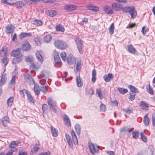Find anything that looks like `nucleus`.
I'll return each instance as SVG.
<instances>
[{"mask_svg":"<svg viewBox=\"0 0 155 155\" xmlns=\"http://www.w3.org/2000/svg\"><path fill=\"white\" fill-rule=\"evenodd\" d=\"M111 6L113 9L115 11H119L121 10L124 12L129 13L132 18H134L137 15V11L134 6L123 7L122 5L116 3H113Z\"/></svg>","mask_w":155,"mask_h":155,"instance_id":"obj_1","label":"nucleus"},{"mask_svg":"<svg viewBox=\"0 0 155 155\" xmlns=\"http://www.w3.org/2000/svg\"><path fill=\"white\" fill-rule=\"evenodd\" d=\"M21 48H18L13 50L11 53L12 56L15 57L13 59L12 62L13 64H16L20 62L23 57V54H21Z\"/></svg>","mask_w":155,"mask_h":155,"instance_id":"obj_2","label":"nucleus"},{"mask_svg":"<svg viewBox=\"0 0 155 155\" xmlns=\"http://www.w3.org/2000/svg\"><path fill=\"white\" fill-rule=\"evenodd\" d=\"M47 103L49 106L50 110L52 112L56 113L57 112V104L51 97L48 98Z\"/></svg>","mask_w":155,"mask_h":155,"instance_id":"obj_3","label":"nucleus"},{"mask_svg":"<svg viewBox=\"0 0 155 155\" xmlns=\"http://www.w3.org/2000/svg\"><path fill=\"white\" fill-rule=\"evenodd\" d=\"M54 44L56 48L61 49H65L67 47V45L64 42L59 40L55 41Z\"/></svg>","mask_w":155,"mask_h":155,"instance_id":"obj_4","label":"nucleus"},{"mask_svg":"<svg viewBox=\"0 0 155 155\" xmlns=\"http://www.w3.org/2000/svg\"><path fill=\"white\" fill-rule=\"evenodd\" d=\"M75 41L79 52L80 54H82L83 53L82 47L83 45L81 40L79 38H76L75 39Z\"/></svg>","mask_w":155,"mask_h":155,"instance_id":"obj_5","label":"nucleus"},{"mask_svg":"<svg viewBox=\"0 0 155 155\" xmlns=\"http://www.w3.org/2000/svg\"><path fill=\"white\" fill-rule=\"evenodd\" d=\"M25 81L29 84H33L34 81L29 74L27 73L24 74Z\"/></svg>","mask_w":155,"mask_h":155,"instance_id":"obj_6","label":"nucleus"},{"mask_svg":"<svg viewBox=\"0 0 155 155\" xmlns=\"http://www.w3.org/2000/svg\"><path fill=\"white\" fill-rule=\"evenodd\" d=\"M54 61L56 64H59V65H61V61L58 52L54 51L53 54Z\"/></svg>","mask_w":155,"mask_h":155,"instance_id":"obj_7","label":"nucleus"},{"mask_svg":"<svg viewBox=\"0 0 155 155\" xmlns=\"http://www.w3.org/2000/svg\"><path fill=\"white\" fill-rule=\"evenodd\" d=\"M22 49L25 51H28L31 49V46L27 41H25L23 42Z\"/></svg>","mask_w":155,"mask_h":155,"instance_id":"obj_8","label":"nucleus"},{"mask_svg":"<svg viewBox=\"0 0 155 155\" xmlns=\"http://www.w3.org/2000/svg\"><path fill=\"white\" fill-rule=\"evenodd\" d=\"M89 147L90 151L92 154L99 152L98 148L97 147H95L93 144H89Z\"/></svg>","mask_w":155,"mask_h":155,"instance_id":"obj_9","label":"nucleus"},{"mask_svg":"<svg viewBox=\"0 0 155 155\" xmlns=\"http://www.w3.org/2000/svg\"><path fill=\"white\" fill-rule=\"evenodd\" d=\"M140 106L141 108L143 110H147L149 109V104L145 101H140Z\"/></svg>","mask_w":155,"mask_h":155,"instance_id":"obj_10","label":"nucleus"},{"mask_svg":"<svg viewBox=\"0 0 155 155\" xmlns=\"http://www.w3.org/2000/svg\"><path fill=\"white\" fill-rule=\"evenodd\" d=\"M113 77L112 74L108 73L107 74H105L103 76V78L106 82H109L113 79Z\"/></svg>","mask_w":155,"mask_h":155,"instance_id":"obj_11","label":"nucleus"},{"mask_svg":"<svg viewBox=\"0 0 155 155\" xmlns=\"http://www.w3.org/2000/svg\"><path fill=\"white\" fill-rule=\"evenodd\" d=\"M7 47L6 46H4L0 51V56L2 57H6L7 55Z\"/></svg>","mask_w":155,"mask_h":155,"instance_id":"obj_12","label":"nucleus"},{"mask_svg":"<svg viewBox=\"0 0 155 155\" xmlns=\"http://www.w3.org/2000/svg\"><path fill=\"white\" fill-rule=\"evenodd\" d=\"M64 8L66 10L68 11H72L76 10L77 7L76 5L71 4L65 5Z\"/></svg>","mask_w":155,"mask_h":155,"instance_id":"obj_13","label":"nucleus"},{"mask_svg":"<svg viewBox=\"0 0 155 155\" xmlns=\"http://www.w3.org/2000/svg\"><path fill=\"white\" fill-rule=\"evenodd\" d=\"M7 80V75L6 74L3 73L2 74V78L0 80V87L4 85Z\"/></svg>","mask_w":155,"mask_h":155,"instance_id":"obj_14","label":"nucleus"},{"mask_svg":"<svg viewBox=\"0 0 155 155\" xmlns=\"http://www.w3.org/2000/svg\"><path fill=\"white\" fill-rule=\"evenodd\" d=\"M14 30V27L12 25H8L6 28V32L8 34L13 32Z\"/></svg>","mask_w":155,"mask_h":155,"instance_id":"obj_15","label":"nucleus"},{"mask_svg":"<svg viewBox=\"0 0 155 155\" xmlns=\"http://www.w3.org/2000/svg\"><path fill=\"white\" fill-rule=\"evenodd\" d=\"M18 143L17 142L15 141H13L9 145V147L10 148H13V150H11L10 151H12L13 152L16 151L17 149L15 148L16 147L18 146Z\"/></svg>","mask_w":155,"mask_h":155,"instance_id":"obj_16","label":"nucleus"},{"mask_svg":"<svg viewBox=\"0 0 155 155\" xmlns=\"http://www.w3.org/2000/svg\"><path fill=\"white\" fill-rule=\"evenodd\" d=\"M103 9L106 13L112 14L113 13V10L111 7L108 5H105Z\"/></svg>","mask_w":155,"mask_h":155,"instance_id":"obj_17","label":"nucleus"},{"mask_svg":"<svg viewBox=\"0 0 155 155\" xmlns=\"http://www.w3.org/2000/svg\"><path fill=\"white\" fill-rule=\"evenodd\" d=\"M87 8L88 10H91L94 12H97L99 9L98 7L92 5H88L87 6Z\"/></svg>","mask_w":155,"mask_h":155,"instance_id":"obj_18","label":"nucleus"},{"mask_svg":"<svg viewBox=\"0 0 155 155\" xmlns=\"http://www.w3.org/2000/svg\"><path fill=\"white\" fill-rule=\"evenodd\" d=\"M71 136L72 138V141L75 144H78V140L77 137L74 131L72 130L71 131Z\"/></svg>","mask_w":155,"mask_h":155,"instance_id":"obj_19","label":"nucleus"},{"mask_svg":"<svg viewBox=\"0 0 155 155\" xmlns=\"http://www.w3.org/2000/svg\"><path fill=\"white\" fill-rule=\"evenodd\" d=\"M63 119L66 125L68 126H70L71 125L70 120L69 117L66 114H64Z\"/></svg>","mask_w":155,"mask_h":155,"instance_id":"obj_20","label":"nucleus"},{"mask_svg":"<svg viewBox=\"0 0 155 155\" xmlns=\"http://www.w3.org/2000/svg\"><path fill=\"white\" fill-rule=\"evenodd\" d=\"M65 137L69 147L71 148H72L73 147V144L70 136L68 134H65Z\"/></svg>","mask_w":155,"mask_h":155,"instance_id":"obj_21","label":"nucleus"},{"mask_svg":"<svg viewBox=\"0 0 155 155\" xmlns=\"http://www.w3.org/2000/svg\"><path fill=\"white\" fill-rule=\"evenodd\" d=\"M8 117L5 116L3 117L2 119V124L3 126L6 127L7 126L8 124L10 123Z\"/></svg>","mask_w":155,"mask_h":155,"instance_id":"obj_22","label":"nucleus"},{"mask_svg":"<svg viewBox=\"0 0 155 155\" xmlns=\"http://www.w3.org/2000/svg\"><path fill=\"white\" fill-rule=\"evenodd\" d=\"M42 52L41 51H37L36 53V55L37 59L38 60L40 61H42L43 60L42 57Z\"/></svg>","mask_w":155,"mask_h":155,"instance_id":"obj_23","label":"nucleus"},{"mask_svg":"<svg viewBox=\"0 0 155 155\" xmlns=\"http://www.w3.org/2000/svg\"><path fill=\"white\" fill-rule=\"evenodd\" d=\"M128 51L130 53L134 54L137 53V51L133 46L131 45L127 46Z\"/></svg>","mask_w":155,"mask_h":155,"instance_id":"obj_24","label":"nucleus"},{"mask_svg":"<svg viewBox=\"0 0 155 155\" xmlns=\"http://www.w3.org/2000/svg\"><path fill=\"white\" fill-rule=\"evenodd\" d=\"M15 84V77L13 76L12 79L9 83L8 86L11 87L12 88L14 87Z\"/></svg>","mask_w":155,"mask_h":155,"instance_id":"obj_25","label":"nucleus"},{"mask_svg":"<svg viewBox=\"0 0 155 155\" xmlns=\"http://www.w3.org/2000/svg\"><path fill=\"white\" fill-rule=\"evenodd\" d=\"M81 67V60L80 59L78 60L77 61V63L76 64V70H75L76 73L80 71V69Z\"/></svg>","mask_w":155,"mask_h":155,"instance_id":"obj_26","label":"nucleus"},{"mask_svg":"<svg viewBox=\"0 0 155 155\" xmlns=\"http://www.w3.org/2000/svg\"><path fill=\"white\" fill-rule=\"evenodd\" d=\"M32 34L31 33H21L19 35L21 39H22L25 37H28L31 36Z\"/></svg>","mask_w":155,"mask_h":155,"instance_id":"obj_27","label":"nucleus"},{"mask_svg":"<svg viewBox=\"0 0 155 155\" xmlns=\"http://www.w3.org/2000/svg\"><path fill=\"white\" fill-rule=\"evenodd\" d=\"M32 23L36 26H41L42 25V21L40 19H35L32 21Z\"/></svg>","mask_w":155,"mask_h":155,"instance_id":"obj_28","label":"nucleus"},{"mask_svg":"<svg viewBox=\"0 0 155 155\" xmlns=\"http://www.w3.org/2000/svg\"><path fill=\"white\" fill-rule=\"evenodd\" d=\"M128 88L130 90L131 92L133 93L136 94L138 92V89L133 86L130 85L128 86Z\"/></svg>","mask_w":155,"mask_h":155,"instance_id":"obj_29","label":"nucleus"},{"mask_svg":"<svg viewBox=\"0 0 155 155\" xmlns=\"http://www.w3.org/2000/svg\"><path fill=\"white\" fill-rule=\"evenodd\" d=\"M15 5L17 8H21L25 6V4L21 1H17L15 3Z\"/></svg>","mask_w":155,"mask_h":155,"instance_id":"obj_30","label":"nucleus"},{"mask_svg":"<svg viewBox=\"0 0 155 155\" xmlns=\"http://www.w3.org/2000/svg\"><path fill=\"white\" fill-rule=\"evenodd\" d=\"M76 81L78 87H81L83 83L81 81V78L80 76H78L76 78Z\"/></svg>","mask_w":155,"mask_h":155,"instance_id":"obj_31","label":"nucleus"},{"mask_svg":"<svg viewBox=\"0 0 155 155\" xmlns=\"http://www.w3.org/2000/svg\"><path fill=\"white\" fill-rule=\"evenodd\" d=\"M149 119L148 117L147 114H146L143 118V122L144 125L147 126L149 123Z\"/></svg>","mask_w":155,"mask_h":155,"instance_id":"obj_32","label":"nucleus"},{"mask_svg":"<svg viewBox=\"0 0 155 155\" xmlns=\"http://www.w3.org/2000/svg\"><path fill=\"white\" fill-rule=\"evenodd\" d=\"M75 58L72 56H70L68 58L67 61L68 64H71L73 63L75 61Z\"/></svg>","mask_w":155,"mask_h":155,"instance_id":"obj_33","label":"nucleus"},{"mask_svg":"<svg viewBox=\"0 0 155 155\" xmlns=\"http://www.w3.org/2000/svg\"><path fill=\"white\" fill-rule=\"evenodd\" d=\"M26 94L27 95L28 98L29 100L31 103H34V101L33 100L32 96L30 92L27 91H25Z\"/></svg>","mask_w":155,"mask_h":155,"instance_id":"obj_34","label":"nucleus"},{"mask_svg":"<svg viewBox=\"0 0 155 155\" xmlns=\"http://www.w3.org/2000/svg\"><path fill=\"white\" fill-rule=\"evenodd\" d=\"M51 133L53 136L56 137L58 135V131L54 127L51 126Z\"/></svg>","mask_w":155,"mask_h":155,"instance_id":"obj_35","label":"nucleus"},{"mask_svg":"<svg viewBox=\"0 0 155 155\" xmlns=\"http://www.w3.org/2000/svg\"><path fill=\"white\" fill-rule=\"evenodd\" d=\"M40 90L39 86L37 84H35L34 86V91L36 95H38L39 94Z\"/></svg>","mask_w":155,"mask_h":155,"instance_id":"obj_36","label":"nucleus"},{"mask_svg":"<svg viewBox=\"0 0 155 155\" xmlns=\"http://www.w3.org/2000/svg\"><path fill=\"white\" fill-rule=\"evenodd\" d=\"M56 12L53 10H50L48 11V15L51 17H54L56 16Z\"/></svg>","mask_w":155,"mask_h":155,"instance_id":"obj_37","label":"nucleus"},{"mask_svg":"<svg viewBox=\"0 0 155 155\" xmlns=\"http://www.w3.org/2000/svg\"><path fill=\"white\" fill-rule=\"evenodd\" d=\"M51 36L49 35L45 37L44 38V41L46 43H48L51 40Z\"/></svg>","mask_w":155,"mask_h":155,"instance_id":"obj_38","label":"nucleus"},{"mask_svg":"<svg viewBox=\"0 0 155 155\" xmlns=\"http://www.w3.org/2000/svg\"><path fill=\"white\" fill-rule=\"evenodd\" d=\"M96 92L100 99H102L103 98V96L102 94V91L100 88H97L96 90Z\"/></svg>","mask_w":155,"mask_h":155,"instance_id":"obj_39","label":"nucleus"},{"mask_svg":"<svg viewBox=\"0 0 155 155\" xmlns=\"http://www.w3.org/2000/svg\"><path fill=\"white\" fill-rule=\"evenodd\" d=\"M96 74L95 70L94 69L93 70L92 73V78L91 79L92 81L93 82H94L96 80Z\"/></svg>","mask_w":155,"mask_h":155,"instance_id":"obj_40","label":"nucleus"},{"mask_svg":"<svg viewBox=\"0 0 155 155\" xmlns=\"http://www.w3.org/2000/svg\"><path fill=\"white\" fill-rule=\"evenodd\" d=\"M118 91L121 94H124L128 92V90L127 89L123 88L121 87L118 88Z\"/></svg>","mask_w":155,"mask_h":155,"instance_id":"obj_41","label":"nucleus"},{"mask_svg":"<svg viewBox=\"0 0 155 155\" xmlns=\"http://www.w3.org/2000/svg\"><path fill=\"white\" fill-rule=\"evenodd\" d=\"M114 23H112L110 26L109 28V31L111 35H112L114 33Z\"/></svg>","mask_w":155,"mask_h":155,"instance_id":"obj_42","label":"nucleus"},{"mask_svg":"<svg viewBox=\"0 0 155 155\" xmlns=\"http://www.w3.org/2000/svg\"><path fill=\"white\" fill-rule=\"evenodd\" d=\"M13 99V97H11L8 99L7 103L8 106H10L12 105Z\"/></svg>","mask_w":155,"mask_h":155,"instance_id":"obj_43","label":"nucleus"},{"mask_svg":"<svg viewBox=\"0 0 155 155\" xmlns=\"http://www.w3.org/2000/svg\"><path fill=\"white\" fill-rule=\"evenodd\" d=\"M39 149V147L37 146L34 147L31 150V154L33 155L35 154L38 151Z\"/></svg>","mask_w":155,"mask_h":155,"instance_id":"obj_44","label":"nucleus"},{"mask_svg":"<svg viewBox=\"0 0 155 155\" xmlns=\"http://www.w3.org/2000/svg\"><path fill=\"white\" fill-rule=\"evenodd\" d=\"M56 29L58 31H60L62 32L64 31V28L61 25H58L56 26Z\"/></svg>","mask_w":155,"mask_h":155,"instance_id":"obj_45","label":"nucleus"},{"mask_svg":"<svg viewBox=\"0 0 155 155\" xmlns=\"http://www.w3.org/2000/svg\"><path fill=\"white\" fill-rule=\"evenodd\" d=\"M35 41L36 45H40L41 44V39L38 37H36L35 39Z\"/></svg>","mask_w":155,"mask_h":155,"instance_id":"obj_46","label":"nucleus"},{"mask_svg":"<svg viewBox=\"0 0 155 155\" xmlns=\"http://www.w3.org/2000/svg\"><path fill=\"white\" fill-rule=\"evenodd\" d=\"M75 128L77 134L78 135L80 134L81 127L78 124H76L75 126Z\"/></svg>","mask_w":155,"mask_h":155,"instance_id":"obj_47","label":"nucleus"},{"mask_svg":"<svg viewBox=\"0 0 155 155\" xmlns=\"http://www.w3.org/2000/svg\"><path fill=\"white\" fill-rule=\"evenodd\" d=\"M148 92L151 94H153V91L152 89L150 87V84H148L146 86Z\"/></svg>","mask_w":155,"mask_h":155,"instance_id":"obj_48","label":"nucleus"},{"mask_svg":"<svg viewBox=\"0 0 155 155\" xmlns=\"http://www.w3.org/2000/svg\"><path fill=\"white\" fill-rule=\"evenodd\" d=\"M106 106L104 104L101 103L100 106V110L101 112H105L106 110Z\"/></svg>","mask_w":155,"mask_h":155,"instance_id":"obj_49","label":"nucleus"},{"mask_svg":"<svg viewBox=\"0 0 155 155\" xmlns=\"http://www.w3.org/2000/svg\"><path fill=\"white\" fill-rule=\"evenodd\" d=\"M139 134L138 131H133L132 132V137L134 139H136L137 138Z\"/></svg>","mask_w":155,"mask_h":155,"instance_id":"obj_50","label":"nucleus"},{"mask_svg":"<svg viewBox=\"0 0 155 155\" xmlns=\"http://www.w3.org/2000/svg\"><path fill=\"white\" fill-rule=\"evenodd\" d=\"M140 135L141 136V139L144 142H146L147 141V139L146 137L143 134L142 132L140 133Z\"/></svg>","mask_w":155,"mask_h":155,"instance_id":"obj_51","label":"nucleus"},{"mask_svg":"<svg viewBox=\"0 0 155 155\" xmlns=\"http://www.w3.org/2000/svg\"><path fill=\"white\" fill-rule=\"evenodd\" d=\"M122 110L124 111L129 114L131 113L133 111V109H130L129 107L126 109H123Z\"/></svg>","mask_w":155,"mask_h":155,"instance_id":"obj_52","label":"nucleus"},{"mask_svg":"<svg viewBox=\"0 0 155 155\" xmlns=\"http://www.w3.org/2000/svg\"><path fill=\"white\" fill-rule=\"evenodd\" d=\"M2 62L6 66L8 63V60L6 57H4L2 59Z\"/></svg>","mask_w":155,"mask_h":155,"instance_id":"obj_53","label":"nucleus"},{"mask_svg":"<svg viewBox=\"0 0 155 155\" xmlns=\"http://www.w3.org/2000/svg\"><path fill=\"white\" fill-rule=\"evenodd\" d=\"M40 90L41 91L43 92L44 93H46L47 92L46 87L45 85H41Z\"/></svg>","mask_w":155,"mask_h":155,"instance_id":"obj_54","label":"nucleus"},{"mask_svg":"<svg viewBox=\"0 0 155 155\" xmlns=\"http://www.w3.org/2000/svg\"><path fill=\"white\" fill-rule=\"evenodd\" d=\"M136 95V94L134 93H130V96L129 98V100L130 101H133L135 99V96Z\"/></svg>","mask_w":155,"mask_h":155,"instance_id":"obj_55","label":"nucleus"},{"mask_svg":"<svg viewBox=\"0 0 155 155\" xmlns=\"http://www.w3.org/2000/svg\"><path fill=\"white\" fill-rule=\"evenodd\" d=\"M61 57L64 60L66 59V53L65 52H63L61 54Z\"/></svg>","mask_w":155,"mask_h":155,"instance_id":"obj_56","label":"nucleus"},{"mask_svg":"<svg viewBox=\"0 0 155 155\" xmlns=\"http://www.w3.org/2000/svg\"><path fill=\"white\" fill-rule=\"evenodd\" d=\"M88 19L87 18H85L84 19L80 22V24L81 25H84L88 22Z\"/></svg>","mask_w":155,"mask_h":155,"instance_id":"obj_57","label":"nucleus"},{"mask_svg":"<svg viewBox=\"0 0 155 155\" xmlns=\"http://www.w3.org/2000/svg\"><path fill=\"white\" fill-rule=\"evenodd\" d=\"M152 124L153 126H155V113L152 114Z\"/></svg>","mask_w":155,"mask_h":155,"instance_id":"obj_58","label":"nucleus"},{"mask_svg":"<svg viewBox=\"0 0 155 155\" xmlns=\"http://www.w3.org/2000/svg\"><path fill=\"white\" fill-rule=\"evenodd\" d=\"M48 108V106L46 104H43L42 108L43 112H45L47 110Z\"/></svg>","mask_w":155,"mask_h":155,"instance_id":"obj_59","label":"nucleus"},{"mask_svg":"<svg viewBox=\"0 0 155 155\" xmlns=\"http://www.w3.org/2000/svg\"><path fill=\"white\" fill-rule=\"evenodd\" d=\"M13 151H9L7 153L5 154L3 152H1L0 153V155H12Z\"/></svg>","mask_w":155,"mask_h":155,"instance_id":"obj_60","label":"nucleus"},{"mask_svg":"<svg viewBox=\"0 0 155 155\" xmlns=\"http://www.w3.org/2000/svg\"><path fill=\"white\" fill-rule=\"evenodd\" d=\"M87 92L88 94L92 95L94 94V90L92 88H90L87 90Z\"/></svg>","mask_w":155,"mask_h":155,"instance_id":"obj_61","label":"nucleus"},{"mask_svg":"<svg viewBox=\"0 0 155 155\" xmlns=\"http://www.w3.org/2000/svg\"><path fill=\"white\" fill-rule=\"evenodd\" d=\"M25 60L27 62H31L32 61V58L29 57L28 56H26L25 58Z\"/></svg>","mask_w":155,"mask_h":155,"instance_id":"obj_62","label":"nucleus"},{"mask_svg":"<svg viewBox=\"0 0 155 155\" xmlns=\"http://www.w3.org/2000/svg\"><path fill=\"white\" fill-rule=\"evenodd\" d=\"M50 153L49 152H42L40 153L39 155H50Z\"/></svg>","mask_w":155,"mask_h":155,"instance_id":"obj_63","label":"nucleus"},{"mask_svg":"<svg viewBox=\"0 0 155 155\" xmlns=\"http://www.w3.org/2000/svg\"><path fill=\"white\" fill-rule=\"evenodd\" d=\"M106 152L107 153L108 155H114V153L112 151H106Z\"/></svg>","mask_w":155,"mask_h":155,"instance_id":"obj_64","label":"nucleus"}]
</instances>
